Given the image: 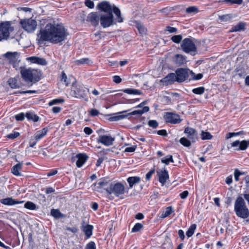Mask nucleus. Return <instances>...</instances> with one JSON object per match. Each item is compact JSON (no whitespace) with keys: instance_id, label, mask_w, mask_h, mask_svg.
<instances>
[{"instance_id":"nucleus-1","label":"nucleus","mask_w":249,"mask_h":249,"mask_svg":"<svg viewBox=\"0 0 249 249\" xmlns=\"http://www.w3.org/2000/svg\"><path fill=\"white\" fill-rule=\"evenodd\" d=\"M67 35V31L62 23L53 21L47 23L40 30L38 37L40 40L57 44L64 41Z\"/></svg>"},{"instance_id":"nucleus-2","label":"nucleus","mask_w":249,"mask_h":249,"mask_svg":"<svg viewBox=\"0 0 249 249\" xmlns=\"http://www.w3.org/2000/svg\"><path fill=\"white\" fill-rule=\"evenodd\" d=\"M234 211L236 216L242 219L249 217V209L242 196H239L235 200Z\"/></svg>"},{"instance_id":"nucleus-3","label":"nucleus","mask_w":249,"mask_h":249,"mask_svg":"<svg viewBox=\"0 0 249 249\" xmlns=\"http://www.w3.org/2000/svg\"><path fill=\"white\" fill-rule=\"evenodd\" d=\"M20 73L22 78L26 82L35 83L40 79V72L35 69H22Z\"/></svg>"},{"instance_id":"nucleus-4","label":"nucleus","mask_w":249,"mask_h":249,"mask_svg":"<svg viewBox=\"0 0 249 249\" xmlns=\"http://www.w3.org/2000/svg\"><path fill=\"white\" fill-rule=\"evenodd\" d=\"M112 184V183L110 180L101 178L93 184V190L100 193H103L104 191H106V197L108 198Z\"/></svg>"},{"instance_id":"nucleus-5","label":"nucleus","mask_w":249,"mask_h":249,"mask_svg":"<svg viewBox=\"0 0 249 249\" xmlns=\"http://www.w3.org/2000/svg\"><path fill=\"white\" fill-rule=\"evenodd\" d=\"M125 187L123 184L119 182L112 183L110 192H109L108 198L110 200L114 199L115 197L123 199Z\"/></svg>"},{"instance_id":"nucleus-6","label":"nucleus","mask_w":249,"mask_h":249,"mask_svg":"<svg viewBox=\"0 0 249 249\" xmlns=\"http://www.w3.org/2000/svg\"><path fill=\"white\" fill-rule=\"evenodd\" d=\"M70 94L72 97L83 98L85 101H88V98L86 96V88L82 84L77 83L76 82L72 83Z\"/></svg>"},{"instance_id":"nucleus-7","label":"nucleus","mask_w":249,"mask_h":249,"mask_svg":"<svg viewBox=\"0 0 249 249\" xmlns=\"http://www.w3.org/2000/svg\"><path fill=\"white\" fill-rule=\"evenodd\" d=\"M149 108L148 107H144L142 109H139L132 111L127 114H123L124 113L126 112V111H124L122 112H119L117 113L114 114L113 116L110 118L111 120L113 121H118L121 120L126 118L129 115H141L142 114L147 112L149 111Z\"/></svg>"},{"instance_id":"nucleus-8","label":"nucleus","mask_w":249,"mask_h":249,"mask_svg":"<svg viewBox=\"0 0 249 249\" xmlns=\"http://www.w3.org/2000/svg\"><path fill=\"white\" fill-rule=\"evenodd\" d=\"M20 24L22 28L29 33L34 32L36 30L37 25L36 21L32 18L21 19Z\"/></svg>"},{"instance_id":"nucleus-9","label":"nucleus","mask_w":249,"mask_h":249,"mask_svg":"<svg viewBox=\"0 0 249 249\" xmlns=\"http://www.w3.org/2000/svg\"><path fill=\"white\" fill-rule=\"evenodd\" d=\"M13 30L14 28L10 22L0 23V40L8 39Z\"/></svg>"},{"instance_id":"nucleus-10","label":"nucleus","mask_w":249,"mask_h":249,"mask_svg":"<svg viewBox=\"0 0 249 249\" xmlns=\"http://www.w3.org/2000/svg\"><path fill=\"white\" fill-rule=\"evenodd\" d=\"M181 47L184 52L195 54L196 50L195 44L190 38H185L181 44Z\"/></svg>"},{"instance_id":"nucleus-11","label":"nucleus","mask_w":249,"mask_h":249,"mask_svg":"<svg viewBox=\"0 0 249 249\" xmlns=\"http://www.w3.org/2000/svg\"><path fill=\"white\" fill-rule=\"evenodd\" d=\"M194 74L188 69L180 68L176 71V80L178 82H182L188 79L189 74Z\"/></svg>"},{"instance_id":"nucleus-12","label":"nucleus","mask_w":249,"mask_h":249,"mask_svg":"<svg viewBox=\"0 0 249 249\" xmlns=\"http://www.w3.org/2000/svg\"><path fill=\"white\" fill-rule=\"evenodd\" d=\"M114 140V137L109 135H99L97 139V142L107 146L113 145Z\"/></svg>"},{"instance_id":"nucleus-13","label":"nucleus","mask_w":249,"mask_h":249,"mask_svg":"<svg viewBox=\"0 0 249 249\" xmlns=\"http://www.w3.org/2000/svg\"><path fill=\"white\" fill-rule=\"evenodd\" d=\"M164 117L166 122L174 124L179 123L181 121L178 115L172 112L166 113Z\"/></svg>"},{"instance_id":"nucleus-14","label":"nucleus","mask_w":249,"mask_h":249,"mask_svg":"<svg viewBox=\"0 0 249 249\" xmlns=\"http://www.w3.org/2000/svg\"><path fill=\"white\" fill-rule=\"evenodd\" d=\"M113 22V15L112 13L108 15H103L100 17V23L104 28L110 26Z\"/></svg>"},{"instance_id":"nucleus-15","label":"nucleus","mask_w":249,"mask_h":249,"mask_svg":"<svg viewBox=\"0 0 249 249\" xmlns=\"http://www.w3.org/2000/svg\"><path fill=\"white\" fill-rule=\"evenodd\" d=\"M113 6H111L110 3L107 1H103L100 2L97 5L98 8L99 10L108 14L112 13Z\"/></svg>"},{"instance_id":"nucleus-16","label":"nucleus","mask_w":249,"mask_h":249,"mask_svg":"<svg viewBox=\"0 0 249 249\" xmlns=\"http://www.w3.org/2000/svg\"><path fill=\"white\" fill-rule=\"evenodd\" d=\"M184 133L187 138L190 139L192 142H194L197 139V133L194 129L191 127H187L184 130Z\"/></svg>"},{"instance_id":"nucleus-17","label":"nucleus","mask_w":249,"mask_h":249,"mask_svg":"<svg viewBox=\"0 0 249 249\" xmlns=\"http://www.w3.org/2000/svg\"><path fill=\"white\" fill-rule=\"evenodd\" d=\"M176 80V74L174 73L168 74L166 77L161 79L160 82L162 83L164 85H168L173 83Z\"/></svg>"},{"instance_id":"nucleus-18","label":"nucleus","mask_w":249,"mask_h":249,"mask_svg":"<svg viewBox=\"0 0 249 249\" xmlns=\"http://www.w3.org/2000/svg\"><path fill=\"white\" fill-rule=\"evenodd\" d=\"M77 159L76 164L78 167H81L85 163L86 161L88 159V156L85 154H79L75 157Z\"/></svg>"},{"instance_id":"nucleus-19","label":"nucleus","mask_w":249,"mask_h":249,"mask_svg":"<svg viewBox=\"0 0 249 249\" xmlns=\"http://www.w3.org/2000/svg\"><path fill=\"white\" fill-rule=\"evenodd\" d=\"M0 202L5 205L12 206L16 204H20L23 202V201H18L15 200L12 197H7L6 198L2 199L0 200Z\"/></svg>"},{"instance_id":"nucleus-20","label":"nucleus","mask_w":249,"mask_h":249,"mask_svg":"<svg viewBox=\"0 0 249 249\" xmlns=\"http://www.w3.org/2000/svg\"><path fill=\"white\" fill-rule=\"evenodd\" d=\"M157 174L159 181L162 185H163L168 178V172L166 170H160L157 172Z\"/></svg>"},{"instance_id":"nucleus-21","label":"nucleus","mask_w":249,"mask_h":249,"mask_svg":"<svg viewBox=\"0 0 249 249\" xmlns=\"http://www.w3.org/2000/svg\"><path fill=\"white\" fill-rule=\"evenodd\" d=\"M4 56L11 63L16 62L19 58V54L17 52H7L4 54Z\"/></svg>"},{"instance_id":"nucleus-22","label":"nucleus","mask_w":249,"mask_h":249,"mask_svg":"<svg viewBox=\"0 0 249 249\" xmlns=\"http://www.w3.org/2000/svg\"><path fill=\"white\" fill-rule=\"evenodd\" d=\"M61 81L66 85V86H68L71 82L72 84L73 82L75 83L76 81L73 77L70 76L68 77L64 72H62L61 75Z\"/></svg>"},{"instance_id":"nucleus-23","label":"nucleus","mask_w":249,"mask_h":249,"mask_svg":"<svg viewBox=\"0 0 249 249\" xmlns=\"http://www.w3.org/2000/svg\"><path fill=\"white\" fill-rule=\"evenodd\" d=\"M27 59L33 63H36L41 65H45L47 64L45 59L42 58L32 56L27 58Z\"/></svg>"},{"instance_id":"nucleus-24","label":"nucleus","mask_w":249,"mask_h":249,"mask_svg":"<svg viewBox=\"0 0 249 249\" xmlns=\"http://www.w3.org/2000/svg\"><path fill=\"white\" fill-rule=\"evenodd\" d=\"M22 163H18L14 165L11 169V172L16 176H21Z\"/></svg>"},{"instance_id":"nucleus-25","label":"nucleus","mask_w":249,"mask_h":249,"mask_svg":"<svg viewBox=\"0 0 249 249\" xmlns=\"http://www.w3.org/2000/svg\"><path fill=\"white\" fill-rule=\"evenodd\" d=\"M93 227L92 225H83L82 227V230L85 234L86 235L88 238L90 237L92 234V230Z\"/></svg>"},{"instance_id":"nucleus-26","label":"nucleus","mask_w":249,"mask_h":249,"mask_svg":"<svg viewBox=\"0 0 249 249\" xmlns=\"http://www.w3.org/2000/svg\"><path fill=\"white\" fill-rule=\"evenodd\" d=\"M141 181V178L139 177H129L127 179V181L129 183V185L130 188H132V187L140 182Z\"/></svg>"},{"instance_id":"nucleus-27","label":"nucleus","mask_w":249,"mask_h":249,"mask_svg":"<svg viewBox=\"0 0 249 249\" xmlns=\"http://www.w3.org/2000/svg\"><path fill=\"white\" fill-rule=\"evenodd\" d=\"M174 61L177 65L180 66L185 63L186 59L183 55L178 54L175 55Z\"/></svg>"},{"instance_id":"nucleus-28","label":"nucleus","mask_w":249,"mask_h":249,"mask_svg":"<svg viewBox=\"0 0 249 249\" xmlns=\"http://www.w3.org/2000/svg\"><path fill=\"white\" fill-rule=\"evenodd\" d=\"M48 131L47 128H44L41 130L38 131L35 135V139L37 141L46 135Z\"/></svg>"},{"instance_id":"nucleus-29","label":"nucleus","mask_w":249,"mask_h":249,"mask_svg":"<svg viewBox=\"0 0 249 249\" xmlns=\"http://www.w3.org/2000/svg\"><path fill=\"white\" fill-rule=\"evenodd\" d=\"M112 12L116 16V20L118 22H122L123 21V19L121 16V12L119 9L115 6H113Z\"/></svg>"},{"instance_id":"nucleus-30","label":"nucleus","mask_w":249,"mask_h":249,"mask_svg":"<svg viewBox=\"0 0 249 249\" xmlns=\"http://www.w3.org/2000/svg\"><path fill=\"white\" fill-rule=\"evenodd\" d=\"M245 23L240 22L238 24L233 26L231 29L232 32H240L245 29Z\"/></svg>"},{"instance_id":"nucleus-31","label":"nucleus","mask_w":249,"mask_h":249,"mask_svg":"<svg viewBox=\"0 0 249 249\" xmlns=\"http://www.w3.org/2000/svg\"><path fill=\"white\" fill-rule=\"evenodd\" d=\"M174 211L171 207H168L164 211L162 212L160 217L161 218H165L170 215Z\"/></svg>"},{"instance_id":"nucleus-32","label":"nucleus","mask_w":249,"mask_h":249,"mask_svg":"<svg viewBox=\"0 0 249 249\" xmlns=\"http://www.w3.org/2000/svg\"><path fill=\"white\" fill-rule=\"evenodd\" d=\"M123 91L124 92L128 94L140 95L141 94V91L136 89H123Z\"/></svg>"},{"instance_id":"nucleus-33","label":"nucleus","mask_w":249,"mask_h":249,"mask_svg":"<svg viewBox=\"0 0 249 249\" xmlns=\"http://www.w3.org/2000/svg\"><path fill=\"white\" fill-rule=\"evenodd\" d=\"M25 116L28 120H32L34 122H37L39 120V117L33 112H27L26 113Z\"/></svg>"},{"instance_id":"nucleus-34","label":"nucleus","mask_w":249,"mask_h":249,"mask_svg":"<svg viewBox=\"0 0 249 249\" xmlns=\"http://www.w3.org/2000/svg\"><path fill=\"white\" fill-rule=\"evenodd\" d=\"M249 145V141H242L240 142L239 147L236 148V149L238 150H245L247 148Z\"/></svg>"},{"instance_id":"nucleus-35","label":"nucleus","mask_w":249,"mask_h":249,"mask_svg":"<svg viewBox=\"0 0 249 249\" xmlns=\"http://www.w3.org/2000/svg\"><path fill=\"white\" fill-rule=\"evenodd\" d=\"M179 142L181 144L186 147L190 146L191 142H192L190 139L185 137L181 138L179 140Z\"/></svg>"},{"instance_id":"nucleus-36","label":"nucleus","mask_w":249,"mask_h":249,"mask_svg":"<svg viewBox=\"0 0 249 249\" xmlns=\"http://www.w3.org/2000/svg\"><path fill=\"white\" fill-rule=\"evenodd\" d=\"M8 83L10 87L12 89H16L18 87L17 80L15 78H10L8 81Z\"/></svg>"},{"instance_id":"nucleus-37","label":"nucleus","mask_w":249,"mask_h":249,"mask_svg":"<svg viewBox=\"0 0 249 249\" xmlns=\"http://www.w3.org/2000/svg\"><path fill=\"white\" fill-rule=\"evenodd\" d=\"M196 225H195V224L192 225L190 227V228L188 229L187 231H186V235L188 237L192 236L193 235V234H194L195 231L196 229Z\"/></svg>"},{"instance_id":"nucleus-38","label":"nucleus","mask_w":249,"mask_h":249,"mask_svg":"<svg viewBox=\"0 0 249 249\" xmlns=\"http://www.w3.org/2000/svg\"><path fill=\"white\" fill-rule=\"evenodd\" d=\"M161 161L166 165H168L169 162H174V160L171 155H168L167 157L162 158Z\"/></svg>"},{"instance_id":"nucleus-39","label":"nucleus","mask_w":249,"mask_h":249,"mask_svg":"<svg viewBox=\"0 0 249 249\" xmlns=\"http://www.w3.org/2000/svg\"><path fill=\"white\" fill-rule=\"evenodd\" d=\"M64 102V100L62 98L55 99L50 101L49 102L48 105L50 106H53L54 105L63 103Z\"/></svg>"},{"instance_id":"nucleus-40","label":"nucleus","mask_w":249,"mask_h":249,"mask_svg":"<svg viewBox=\"0 0 249 249\" xmlns=\"http://www.w3.org/2000/svg\"><path fill=\"white\" fill-rule=\"evenodd\" d=\"M205 89L203 87H200L194 89L192 90L193 92L196 94L201 95L204 92Z\"/></svg>"},{"instance_id":"nucleus-41","label":"nucleus","mask_w":249,"mask_h":249,"mask_svg":"<svg viewBox=\"0 0 249 249\" xmlns=\"http://www.w3.org/2000/svg\"><path fill=\"white\" fill-rule=\"evenodd\" d=\"M25 208L29 209V210H35L36 208V205L31 202H27L24 204Z\"/></svg>"},{"instance_id":"nucleus-42","label":"nucleus","mask_w":249,"mask_h":249,"mask_svg":"<svg viewBox=\"0 0 249 249\" xmlns=\"http://www.w3.org/2000/svg\"><path fill=\"white\" fill-rule=\"evenodd\" d=\"M212 138V136L208 132L202 131L201 133V139L202 140H210Z\"/></svg>"},{"instance_id":"nucleus-43","label":"nucleus","mask_w":249,"mask_h":249,"mask_svg":"<svg viewBox=\"0 0 249 249\" xmlns=\"http://www.w3.org/2000/svg\"><path fill=\"white\" fill-rule=\"evenodd\" d=\"M143 227L142 224L140 223H137L135 225L133 228L132 229L131 231L132 232H138L140 231Z\"/></svg>"},{"instance_id":"nucleus-44","label":"nucleus","mask_w":249,"mask_h":249,"mask_svg":"<svg viewBox=\"0 0 249 249\" xmlns=\"http://www.w3.org/2000/svg\"><path fill=\"white\" fill-rule=\"evenodd\" d=\"M51 214L55 218L61 217V213L60 211L57 209H53L51 211Z\"/></svg>"},{"instance_id":"nucleus-45","label":"nucleus","mask_w":249,"mask_h":249,"mask_svg":"<svg viewBox=\"0 0 249 249\" xmlns=\"http://www.w3.org/2000/svg\"><path fill=\"white\" fill-rule=\"evenodd\" d=\"M182 38V37L181 35H176L172 37V40L176 43H178L180 42Z\"/></svg>"},{"instance_id":"nucleus-46","label":"nucleus","mask_w":249,"mask_h":249,"mask_svg":"<svg viewBox=\"0 0 249 249\" xmlns=\"http://www.w3.org/2000/svg\"><path fill=\"white\" fill-rule=\"evenodd\" d=\"M88 18L91 21H97L98 19V16L96 13H90Z\"/></svg>"},{"instance_id":"nucleus-47","label":"nucleus","mask_w":249,"mask_h":249,"mask_svg":"<svg viewBox=\"0 0 249 249\" xmlns=\"http://www.w3.org/2000/svg\"><path fill=\"white\" fill-rule=\"evenodd\" d=\"M186 11L188 13H196L197 12L198 10L195 6H191L186 8Z\"/></svg>"},{"instance_id":"nucleus-48","label":"nucleus","mask_w":249,"mask_h":249,"mask_svg":"<svg viewBox=\"0 0 249 249\" xmlns=\"http://www.w3.org/2000/svg\"><path fill=\"white\" fill-rule=\"evenodd\" d=\"M219 18L220 19L221 21L226 22L231 19V16L230 15H223L220 16Z\"/></svg>"},{"instance_id":"nucleus-49","label":"nucleus","mask_w":249,"mask_h":249,"mask_svg":"<svg viewBox=\"0 0 249 249\" xmlns=\"http://www.w3.org/2000/svg\"><path fill=\"white\" fill-rule=\"evenodd\" d=\"M19 133L18 132L14 131L7 136V137L10 139H14L19 136Z\"/></svg>"},{"instance_id":"nucleus-50","label":"nucleus","mask_w":249,"mask_h":249,"mask_svg":"<svg viewBox=\"0 0 249 249\" xmlns=\"http://www.w3.org/2000/svg\"><path fill=\"white\" fill-rule=\"evenodd\" d=\"M243 174L244 173L241 172L238 169H235L234 173V178L235 181H238L239 180V176Z\"/></svg>"},{"instance_id":"nucleus-51","label":"nucleus","mask_w":249,"mask_h":249,"mask_svg":"<svg viewBox=\"0 0 249 249\" xmlns=\"http://www.w3.org/2000/svg\"><path fill=\"white\" fill-rule=\"evenodd\" d=\"M246 75V73L244 71L238 70L237 73L234 75L235 77L244 78Z\"/></svg>"},{"instance_id":"nucleus-52","label":"nucleus","mask_w":249,"mask_h":249,"mask_svg":"<svg viewBox=\"0 0 249 249\" xmlns=\"http://www.w3.org/2000/svg\"><path fill=\"white\" fill-rule=\"evenodd\" d=\"M90 60L88 58H82L76 61L77 64H89L90 62Z\"/></svg>"},{"instance_id":"nucleus-53","label":"nucleus","mask_w":249,"mask_h":249,"mask_svg":"<svg viewBox=\"0 0 249 249\" xmlns=\"http://www.w3.org/2000/svg\"><path fill=\"white\" fill-rule=\"evenodd\" d=\"M137 28L141 34H145L146 32V29L142 25L138 24Z\"/></svg>"},{"instance_id":"nucleus-54","label":"nucleus","mask_w":249,"mask_h":249,"mask_svg":"<svg viewBox=\"0 0 249 249\" xmlns=\"http://www.w3.org/2000/svg\"><path fill=\"white\" fill-rule=\"evenodd\" d=\"M148 124L150 127L153 128H156L158 126V123L155 120H150Z\"/></svg>"},{"instance_id":"nucleus-55","label":"nucleus","mask_w":249,"mask_h":249,"mask_svg":"<svg viewBox=\"0 0 249 249\" xmlns=\"http://www.w3.org/2000/svg\"><path fill=\"white\" fill-rule=\"evenodd\" d=\"M25 115L23 113H21L15 116V118L17 121H22L24 120Z\"/></svg>"},{"instance_id":"nucleus-56","label":"nucleus","mask_w":249,"mask_h":249,"mask_svg":"<svg viewBox=\"0 0 249 249\" xmlns=\"http://www.w3.org/2000/svg\"><path fill=\"white\" fill-rule=\"evenodd\" d=\"M85 249H96L95 243L93 242H90L87 245Z\"/></svg>"},{"instance_id":"nucleus-57","label":"nucleus","mask_w":249,"mask_h":249,"mask_svg":"<svg viewBox=\"0 0 249 249\" xmlns=\"http://www.w3.org/2000/svg\"><path fill=\"white\" fill-rule=\"evenodd\" d=\"M166 30L170 33H174L177 32V29L175 27L168 26L166 28Z\"/></svg>"},{"instance_id":"nucleus-58","label":"nucleus","mask_w":249,"mask_h":249,"mask_svg":"<svg viewBox=\"0 0 249 249\" xmlns=\"http://www.w3.org/2000/svg\"><path fill=\"white\" fill-rule=\"evenodd\" d=\"M136 148L135 146L128 147L125 149L124 151L126 152H133L135 150Z\"/></svg>"},{"instance_id":"nucleus-59","label":"nucleus","mask_w":249,"mask_h":249,"mask_svg":"<svg viewBox=\"0 0 249 249\" xmlns=\"http://www.w3.org/2000/svg\"><path fill=\"white\" fill-rule=\"evenodd\" d=\"M85 5L90 8H92L94 7V3L93 1H85Z\"/></svg>"},{"instance_id":"nucleus-60","label":"nucleus","mask_w":249,"mask_h":249,"mask_svg":"<svg viewBox=\"0 0 249 249\" xmlns=\"http://www.w3.org/2000/svg\"><path fill=\"white\" fill-rule=\"evenodd\" d=\"M99 114V111L95 108L91 109V110L90 111V114L91 116H97Z\"/></svg>"},{"instance_id":"nucleus-61","label":"nucleus","mask_w":249,"mask_h":249,"mask_svg":"<svg viewBox=\"0 0 249 249\" xmlns=\"http://www.w3.org/2000/svg\"><path fill=\"white\" fill-rule=\"evenodd\" d=\"M188 194L189 193L187 191H184L180 193L179 196L182 199H185L187 197Z\"/></svg>"},{"instance_id":"nucleus-62","label":"nucleus","mask_w":249,"mask_h":249,"mask_svg":"<svg viewBox=\"0 0 249 249\" xmlns=\"http://www.w3.org/2000/svg\"><path fill=\"white\" fill-rule=\"evenodd\" d=\"M84 132L87 135H90L92 133V130L90 128L86 127L84 129Z\"/></svg>"},{"instance_id":"nucleus-63","label":"nucleus","mask_w":249,"mask_h":249,"mask_svg":"<svg viewBox=\"0 0 249 249\" xmlns=\"http://www.w3.org/2000/svg\"><path fill=\"white\" fill-rule=\"evenodd\" d=\"M154 172H155L154 170H152L150 171L149 172H148L146 174V179L147 180H149L151 178L152 175L154 173Z\"/></svg>"},{"instance_id":"nucleus-64","label":"nucleus","mask_w":249,"mask_h":249,"mask_svg":"<svg viewBox=\"0 0 249 249\" xmlns=\"http://www.w3.org/2000/svg\"><path fill=\"white\" fill-rule=\"evenodd\" d=\"M113 80L116 83H120L121 82L122 79L120 76L116 75L113 77Z\"/></svg>"}]
</instances>
